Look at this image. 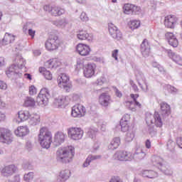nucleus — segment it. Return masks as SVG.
I'll use <instances>...</instances> for the list:
<instances>
[{"mask_svg": "<svg viewBox=\"0 0 182 182\" xmlns=\"http://www.w3.org/2000/svg\"><path fill=\"white\" fill-rule=\"evenodd\" d=\"M26 63V62L23 58H22V55H17L14 60V64L6 71L8 77H10L11 79H18V77H21V76H22L21 69L25 68Z\"/></svg>", "mask_w": 182, "mask_h": 182, "instance_id": "nucleus-1", "label": "nucleus"}, {"mask_svg": "<svg viewBox=\"0 0 182 182\" xmlns=\"http://www.w3.org/2000/svg\"><path fill=\"white\" fill-rule=\"evenodd\" d=\"M75 156V148L72 146L60 148L56 151V159L60 163H70Z\"/></svg>", "mask_w": 182, "mask_h": 182, "instance_id": "nucleus-2", "label": "nucleus"}, {"mask_svg": "<svg viewBox=\"0 0 182 182\" xmlns=\"http://www.w3.org/2000/svg\"><path fill=\"white\" fill-rule=\"evenodd\" d=\"M38 141L43 149H49L50 147V144H52V132L49 131L48 127H43L40 129Z\"/></svg>", "mask_w": 182, "mask_h": 182, "instance_id": "nucleus-3", "label": "nucleus"}, {"mask_svg": "<svg viewBox=\"0 0 182 182\" xmlns=\"http://www.w3.org/2000/svg\"><path fill=\"white\" fill-rule=\"evenodd\" d=\"M49 96H50L49 90H48L46 87L42 88L36 100L38 106H41V107L46 106L49 102Z\"/></svg>", "mask_w": 182, "mask_h": 182, "instance_id": "nucleus-4", "label": "nucleus"}, {"mask_svg": "<svg viewBox=\"0 0 182 182\" xmlns=\"http://www.w3.org/2000/svg\"><path fill=\"white\" fill-rule=\"evenodd\" d=\"M146 122L148 126L150 124H155L156 127H161L163 126V121L160 114L156 112L154 115L151 114H146Z\"/></svg>", "mask_w": 182, "mask_h": 182, "instance_id": "nucleus-5", "label": "nucleus"}, {"mask_svg": "<svg viewBox=\"0 0 182 182\" xmlns=\"http://www.w3.org/2000/svg\"><path fill=\"white\" fill-rule=\"evenodd\" d=\"M59 46V38L56 35H50L46 42V48L48 50H56Z\"/></svg>", "mask_w": 182, "mask_h": 182, "instance_id": "nucleus-6", "label": "nucleus"}, {"mask_svg": "<svg viewBox=\"0 0 182 182\" xmlns=\"http://www.w3.org/2000/svg\"><path fill=\"white\" fill-rule=\"evenodd\" d=\"M43 10L46 12H48L52 15V16H60L65 14V9H62L57 6H50L49 5H46L43 6Z\"/></svg>", "mask_w": 182, "mask_h": 182, "instance_id": "nucleus-7", "label": "nucleus"}, {"mask_svg": "<svg viewBox=\"0 0 182 182\" xmlns=\"http://www.w3.org/2000/svg\"><path fill=\"white\" fill-rule=\"evenodd\" d=\"M12 132L9 129L5 128H0V141L1 143H6L10 144L12 143Z\"/></svg>", "mask_w": 182, "mask_h": 182, "instance_id": "nucleus-8", "label": "nucleus"}, {"mask_svg": "<svg viewBox=\"0 0 182 182\" xmlns=\"http://www.w3.org/2000/svg\"><path fill=\"white\" fill-rule=\"evenodd\" d=\"M68 134L71 140H80L83 137V131L80 128L71 127L68 129Z\"/></svg>", "mask_w": 182, "mask_h": 182, "instance_id": "nucleus-9", "label": "nucleus"}, {"mask_svg": "<svg viewBox=\"0 0 182 182\" xmlns=\"http://www.w3.org/2000/svg\"><path fill=\"white\" fill-rule=\"evenodd\" d=\"M57 82L59 87L65 89V90H68V89H70V87H72V85L69 81V77L65 73H62L60 75H59L57 78Z\"/></svg>", "mask_w": 182, "mask_h": 182, "instance_id": "nucleus-10", "label": "nucleus"}, {"mask_svg": "<svg viewBox=\"0 0 182 182\" xmlns=\"http://www.w3.org/2000/svg\"><path fill=\"white\" fill-rule=\"evenodd\" d=\"M114 158L119 161H132L133 160V154L124 151H117L114 154Z\"/></svg>", "mask_w": 182, "mask_h": 182, "instance_id": "nucleus-11", "label": "nucleus"}, {"mask_svg": "<svg viewBox=\"0 0 182 182\" xmlns=\"http://www.w3.org/2000/svg\"><path fill=\"white\" fill-rule=\"evenodd\" d=\"M108 29L109 32V35L113 38V39H115L116 41H121V39H123V34H122V32L114 24L110 23L108 24Z\"/></svg>", "mask_w": 182, "mask_h": 182, "instance_id": "nucleus-12", "label": "nucleus"}, {"mask_svg": "<svg viewBox=\"0 0 182 182\" xmlns=\"http://www.w3.org/2000/svg\"><path fill=\"white\" fill-rule=\"evenodd\" d=\"M86 114V108L83 105H77L72 107L71 116L73 117H83Z\"/></svg>", "mask_w": 182, "mask_h": 182, "instance_id": "nucleus-13", "label": "nucleus"}, {"mask_svg": "<svg viewBox=\"0 0 182 182\" xmlns=\"http://www.w3.org/2000/svg\"><path fill=\"white\" fill-rule=\"evenodd\" d=\"M112 102V97L107 92H103L99 96V103L103 107H107Z\"/></svg>", "mask_w": 182, "mask_h": 182, "instance_id": "nucleus-14", "label": "nucleus"}, {"mask_svg": "<svg viewBox=\"0 0 182 182\" xmlns=\"http://www.w3.org/2000/svg\"><path fill=\"white\" fill-rule=\"evenodd\" d=\"M96 72V64L88 63L84 68V76L85 77H93Z\"/></svg>", "mask_w": 182, "mask_h": 182, "instance_id": "nucleus-15", "label": "nucleus"}, {"mask_svg": "<svg viewBox=\"0 0 182 182\" xmlns=\"http://www.w3.org/2000/svg\"><path fill=\"white\" fill-rule=\"evenodd\" d=\"M177 23V17L175 16H167L165 17L164 25L166 28L170 29H174L176 24Z\"/></svg>", "mask_w": 182, "mask_h": 182, "instance_id": "nucleus-16", "label": "nucleus"}, {"mask_svg": "<svg viewBox=\"0 0 182 182\" xmlns=\"http://www.w3.org/2000/svg\"><path fill=\"white\" fill-rule=\"evenodd\" d=\"M69 102H70L69 96L61 95L55 99V103L58 107H61V106H68V105H69Z\"/></svg>", "mask_w": 182, "mask_h": 182, "instance_id": "nucleus-17", "label": "nucleus"}, {"mask_svg": "<svg viewBox=\"0 0 182 182\" xmlns=\"http://www.w3.org/2000/svg\"><path fill=\"white\" fill-rule=\"evenodd\" d=\"M131 98L133 99L134 101H129L127 102L128 106H129V110H132V112H136V109L133 106H137L138 107H141V104L140 102H137V97H139L138 94H131Z\"/></svg>", "mask_w": 182, "mask_h": 182, "instance_id": "nucleus-18", "label": "nucleus"}, {"mask_svg": "<svg viewBox=\"0 0 182 182\" xmlns=\"http://www.w3.org/2000/svg\"><path fill=\"white\" fill-rule=\"evenodd\" d=\"M76 49L77 52H78V53L81 55V56H87V55L90 53V47L85 44H78Z\"/></svg>", "mask_w": 182, "mask_h": 182, "instance_id": "nucleus-19", "label": "nucleus"}, {"mask_svg": "<svg viewBox=\"0 0 182 182\" xmlns=\"http://www.w3.org/2000/svg\"><path fill=\"white\" fill-rule=\"evenodd\" d=\"M18 168L15 165H9L7 166H5L1 170V174L4 177H9V176H12Z\"/></svg>", "mask_w": 182, "mask_h": 182, "instance_id": "nucleus-20", "label": "nucleus"}, {"mask_svg": "<svg viewBox=\"0 0 182 182\" xmlns=\"http://www.w3.org/2000/svg\"><path fill=\"white\" fill-rule=\"evenodd\" d=\"M166 53L168 54V56L175 62V63L182 66V57L180 56V55L176 54L171 50H166Z\"/></svg>", "mask_w": 182, "mask_h": 182, "instance_id": "nucleus-21", "label": "nucleus"}, {"mask_svg": "<svg viewBox=\"0 0 182 182\" xmlns=\"http://www.w3.org/2000/svg\"><path fill=\"white\" fill-rule=\"evenodd\" d=\"M141 52L144 58H147L150 55V45L149 41L144 39L141 44Z\"/></svg>", "mask_w": 182, "mask_h": 182, "instance_id": "nucleus-22", "label": "nucleus"}, {"mask_svg": "<svg viewBox=\"0 0 182 182\" xmlns=\"http://www.w3.org/2000/svg\"><path fill=\"white\" fill-rule=\"evenodd\" d=\"M135 76L136 77V80L140 86V87H141V89H143V86H141V83L140 82H144V83L146 85V90H144L145 92H147V90H149L148 86H147V83H146V77H144V74H143V72L140 71V70H136L135 72Z\"/></svg>", "mask_w": 182, "mask_h": 182, "instance_id": "nucleus-23", "label": "nucleus"}, {"mask_svg": "<svg viewBox=\"0 0 182 182\" xmlns=\"http://www.w3.org/2000/svg\"><path fill=\"white\" fill-rule=\"evenodd\" d=\"M65 141V134L62 132H58L55 134L53 144L56 147L60 146Z\"/></svg>", "mask_w": 182, "mask_h": 182, "instance_id": "nucleus-24", "label": "nucleus"}, {"mask_svg": "<svg viewBox=\"0 0 182 182\" xmlns=\"http://www.w3.org/2000/svg\"><path fill=\"white\" fill-rule=\"evenodd\" d=\"M166 38L171 46H173V48H177L178 46V40H177V38L173 33H167Z\"/></svg>", "mask_w": 182, "mask_h": 182, "instance_id": "nucleus-25", "label": "nucleus"}, {"mask_svg": "<svg viewBox=\"0 0 182 182\" xmlns=\"http://www.w3.org/2000/svg\"><path fill=\"white\" fill-rule=\"evenodd\" d=\"M170 113H171V109L170 108V105L166 102L161 103V114L164 118L170 116Z\"/></svg>", "mask_w": 182, "mask_h": 182, "instance_id": "nucleus-26", "label": "nucleus"}, {"mask_svg": "<svg viewBox=\"0 0 182 182\" xmlns=\"http://www.w3.org/2000/svg\"><path fill=\"white\" fill-rule=\"evenodd\" d=\"M151 161L153 166H155V167H157L159 170L164 165V160L160 156H153L151 159Z\"/></svg>", "mask_w": 182, "mask_h": 182, "instance_id": "nucleus-27", "label": "nucleus"}, {"mask_svg": "<svg viewBox=\"0 0 182 182\" xmlns=\"http://www.w3.org/2000/svg\"><path fill=\"white\" fill-rule=\"evenodd\" d=\"M70 177V171L68 169L63 170L60 171L57 180L54 182H65Z\"/></svg>", "mask_w": 182, "mask_h": 182, "instance_id": "nucleus-28", "label": "nucleus"}, {"mask_svg": "<svg viewBox=\"0 0 182 182\" xmlns=\"http://www.w3.org/2000/svg\"><path fill=\"white\" fill-rule=\"evenodd\" d=\"M141 174L142 177H145L146 178H156L159 177V173L153 170H143Z\"/></svg>", "mask_w": 182, "mask_h": 182, "instance_id": "nucleus-29", "label": "nucleus"}, {"mask_svg": "<svg viewBox=\"0 0 182 182\" xmlns=\"http://www.w3.org/2000/svg\"><path fill=\"white\" fill-rule=\"evenodd\" d=\"M15 135L19 137H23L29 133V129L26 126L18 127L16 130L14 131Z\"/></svg>", "mask_w": 182, "mask_h": 182, "instance_id": "nucleus-30", "label": "nucleus"}, {"mask_svg": "<svg viewBox=\"0 0 182 182\" xmlns=\"http://www.w3.org/2000/svg\"><path fill=\"white\" fill-rule=\"evenodd\" d=\"M29 119L30 126H36L41 123V116L36 113L30 114Z\"/></svg>", "mask_w": 182, "mask_h": 182, "instance_id": "nucleus-31", "label": "nucleus"}, {"mask_svg": "<svg viewBox=\"0 0 182 182\" xmlns=\"http://www.w3.org/2000/svg\"><path fill=\"white\" fill-rule=\"evenodd\" d=\"M100 159H102V156L100 155H89L83 163L82 167H89L92 161L99 160Z\"/></svg>", "mask_w": 182, "mask_h": 182, "instance_id": "nucleus-32", "label": "nucleus"}, {"mask_svg": "<svg viewBox=\"0 0 182 182\" xmlns=\"http://www.w3.org/2000/svg\"><path fill=\"white\" fill-rule=\"evenodd\" d=\"M133 156V159H135V160H143L144 157H146V153L143 151V149L140 147L136 148L135 150V152Z\"/></svg>", "mask_w": 182, "mask_h": 182, "instance_id": "nucleus-33", "label": "nucleus"}, {"mask_svg": "<svg viewBox=\"0 0 182 182\" xmlns=\"http://www.w3.org/2000/svg\"><path fill=\"white\" fill-rule=\"evenodd\" d=\"M77 38L80 41H92V35L83 31H79L77 34Z\"/></svg>", "mask_w": 182, "mask_h": 182, "instance_id": "nucleus-34", "label": "nucleus"}, {"mask_svg": "<svg viewBox=\"0 0 182 182\" xmlns=\"http://www.w3.org/2000/svg\"><path fill=\"white\" fill-rule=\"evenodd\" d=\"M14 41H15V36L6 33L2 40V45H9V43H12Z\"/></svg>", "mask_w": 182, "mask_h": 182, "instance_id": "nucleus-35", "label": "nucleus"}, {"mask_svg": "<svg viewBox=\"0 0 182 182\" xmlns=\"http://www.w3.org/2000/svg\"><path fill=\"white\" fill-rule=\"evenodd\" d=\"M120 146V138L119 137H115L114 138L110 144L108 145V149L109 150H116Z\"/></svg>", "mask_w": 182, "mask_h": 182, "instance_id": "nucleus-36", "label": "nucleus"}, {"mask_svg": "<svg viewBox=\"0 0 182 182\" xmlns=\"http://www.w3.org/2000/svg\"><path fill=\"white\" fill-rule=\"evenodd\" d=\"M56 62H58V58H53L52 60L47 61L45 63V66L48 69H53V68H56L58 66H60V63H57V64H55L56 63Z\"/></svg>", "mask_w": 182, "mask_h": 182, "instance_id": "nucleus-37", "label": "nucleus"}, {"mask_svg": "<svg viewBox=\"0 0 182 182\" xmlns=\"http://www.w3.org/2000/svg\"><path fill=\"white\" fill-rule=\"evenodd\" d=\"M18 123L21 122H25V120H28L31 116L29 111H20L18 113Z\"/></svg>", "mask_w": 182, "mask_h": 182, "instance_id": "nucleus-38", "label": "nucleus"}, {"mask_svg": "<svg viewBox=\"0 0 182 182\" xmlns=\"http://www.w3.org/2000/svg\"><path fill=\"white\" fill-rule=\"evenodd\" d=\"M40 73H43L44 77L47 79V80H52V73H50V71L47 70L45 68H39Z\"/></svg>", "mask_w": 182, "mask_h": 182, "instance_id": "nucleus-39", "label": "nucleus"}, {"mask_svg": "<svg viewBox=\"0 0 182 182\" xmlns=\"http://www.w3.org/2000/svg\"><path fill=\"white\" fill-rule=\"evenodd\" d=\"M164 89H165V90H167L171 95H177L178 93V89L171 85H165L164 86Z\"/></svg>", "mask_w": 182, "mask_h": 182, "instance_id": "nucleus-40", "label": "nucleus"}, {"mask_svg": "<svg viewBox=\"0 0 182 182\" xmlns=\"http://www.w3.org/2000/svg\"><path fill=\"white\" fill-rule=\"evenodd\" d=\"M68 23H69V21L66 18H62L60 20L54 21V25L58 26V28H65Z\"/></svg>", "mask_w": 182, "mask_h": 182, "instance_id": "nucleus-41", "label": "nucleus"}, {"mask_svg": "<svg viewBox=\"0 0 182 182\" xmlns=\"http://www.w3.org/2000/svg\"><path fill=\"white\" fill-rule=\"evenodd\" d=\"M97 133V129L96 128H90L87 131V136L90 139L95 140L96 139V134Z\"/></svg>", "mask_w": 182, "mask_h": 182, "instance_id": "nucleus-42", "label": "nucleus"}, {"mask_svg": "<svg viewBox=\"0 0 182 182\" xmlns=\"http://www.w3.org/2000/svg\"><path fill=\"white\" fill-rule=\"evenodd\" d=\"M119 124L122 132H127L129 130V122H125L124 118H122Z\"/></svg>", "mask_w": 182, "mask_h": 182, "instance_id": "nucleus-43", "label": "nucleus"}, {"mask_svg": "<svg viewBox=\"0 0 182 182\" xmlns=\"http://www.w3.org/2000/svg\"><path fill=\"white\" fill-rule=\"evenodd\" d=\"M132 8H133V4H124L123 7L124 13L126 14L127 15H132Z\"/></svg>", "mask_w": 182, "mask_h": 182, "instance_id": "nucleus-44", "label": "nucleus"}, {"mask_svg": "<svg viewBox=\"0 0 182 182\" xmlns=\"http://www.w3.org/2000/svg\"><path fill=\"white\" fill-rule=\"evenodd\" d=\"M24 106L26 107H33L35 106V100L32 97H27L24 102Z\"/></svg>", "mask_w": 182, "mask_h": 182, "instance_id": "nucleus-45", "label": "nucleus"}, {"mask_svg": "<svg viewBox=\"0 0 182 182\" xmlns=\"http://www.w3.org/2000/svg\"><path fill=\"white\" fill-rule=\"evenodd\" d=\"M133 139H134V132L133 131H129L125 136V141L127 143H130V141H133Z\"/></svg>", "mask_w": 182, "mask_h": 182, "instance_id": "nucleus-46", "label": "nucleus"}, {"mask_svg": "<svg viewBox=\"0 0 182 182\" xmlns=\"http://www.w3.org/2000/svg\"><path fill=\"white\" fill-rule=\"evenodd\" d=\"M159 170H161L162 173H164L166 176H173V171L166 168V165L162 166Z\"/></svg>", "mask_w": 182, "mask_h": 182, "instance_id": "nucleus-47", "label": "nucleus"}, {"mask_svg": "<svg viewBox=\"0 0 182 182\" xmlns=\"http://www.w3.org/2000/svg\"><path fill=\"white\" fill-rule=\"evenodd\" d=\"M33 172H29L28 173L24 175V181L31 182L32 181V180H33Z\"/></svg>", "mask_w": 182, "mask_h": 182, "instance_id": "nucleus-48", "label": "nucleus"}, {"mask_svg": "<svg viewBox=\"0 0 182 182\" xmlns=\"http://www.w3.org/2000/svg\"><path fill=\"white\" fill-rule=\"evenodd\" d=\"M141 12V9L140 7L133 5L131 15H139Z\"/></svg>", "mask_w": 182, "mask_h": 182, "instance_id": "nucleus-49", "label": "nucleus"}, {"mask_svg": "<svg viewBox=\"0 0 182 182\" xmlns=\"http://www.w3.org/2000/svg\"><path fill=\"white\" fill-rule=\"evenodd\" d=\"M140 26V21L137 20L131 21V29H137Z\"/></svg>", "mask_w": 182, "mask_h": 182, "instance_id": "nucleus-50", "label": "nucleus"}, {"mask_svg": "<svg viewBox=\"0 0 182 182\" xmlns=\"http://www.w3.org/2000/svg\"><path fill=\"white\" fill-rule=\"evenodd\" d=\"M167 147L168 150H174V148L176 147V142L173 141L171 139H169L167 143Z\"/></svg>", "mask_w": 182, "mask_h": 182, "instance_id": "nucleus-51", "label": "nucleus"}, {"mask_svg": "<svg viewBox=\"0 0 182 182\" xmlns=\"http://www.w3.org/2000/svg\"><path fill=\"white\" fill-rule=\"evenodd\" d=\"M80 18L82 22H87L89 21V17H87V15L85 12L81 13Z\"/></svg>", "mask_w": 182, "mask_h": 182, "instance_id": "nucleus-52", "label": "nucleus"}, {"mask_svg": "<svg viewBox=\"0 0 182 182\" xmlns=\"http://www.w3.org/2000/svg\"><path fill=\"white\" fill-rule=\"evenodd\" d=\"M29 94L31 96H33V95H36V87H35L33 85H31L29 87Z\"/></svg>", "mask_w": 182, "mask_h": 182, "instance_id": "nucleus-53", "label": "nucleus"}, {"mask_svg": "<svg viewBox=\"0 0 182 182\" xmlns=\"http://www.w3.org/2000/svg\"><path fill=\"white\" fill-rule=\"evenodd\" d=\"M109 182H123V181H122V179H120V177L114 176L110 179Z\"/></svg>", "mask_w": 182, "mask_h": 182, "instance_id": "nucleus-54", "label": "nucleus"}, {"mask_svg": "<svg viewBox=\"0 0 182 182\" xmlns=\"http://www.w3.org/2000/svg\"><path fill=\"white\" fill-rule=\"evenodd\" d=\"M105 83V77H100L97 80V85H99L100 86H102Z\"/></svg>", "mask_w": 182, "mask_h": 182, "instance_id": "nucleus-55", "label": "nucleus"}, {"mask_svg": "<svg viewBox=\"0 0 182 182\" xmlns=\"http://www.w3.org/2000/svg\"><path fill=\"white\" fill-rule=\"evenodd\" d=\"M176 144L178 146V147H180V149H182V137L181 136L177 137Z\"/></svg>", "mask_w": 182, "mask_h": 182, "instance_id": "nucleus-56", "label": "nucleus"}, {"mask_svg": "<svg viewBox=\"0 0 182 182\" xmlns=\"http://www.w3.org/2000/svg\"><path fill=\"white\" fill-rule=\"evenodd\" d=\"M82 68H83V61L78 60L77 61V70H79V69H82Z\"/></svg>", "mask_w": 182, "mask_h": 182, "instance_id": "nucleus-57", "label": "nucleus"}, {"mask_svg": "<svg viewBox=\"0 0 182 182\" xmlns=\"http://www.w3.org/2000/svg\"><path fill=\"white\" fill-rule=\"evenodd\" d=\"M119 53V50H114L112 53V56L115 59V60H118L117 55Z\"/></svg>", "mask_w": 182, "mask_h": 182, "instance_id": "nucleus-58", "label": "nucleus"}, {"mask_svg": "<svg viewBox=\"0 0 182 182\" xmlns=\"http://www.w3.org/2000/svg\"><path fill=\"white\" fill-rule=\"evenodd\" d=\"M7 86H6V83H5L4 82L0 80V89L1 90H6Z\"/></svg>", "mask_w": 182, "mask_h": 182, "instance_id": "nucleus-59", "label": "nucleus"}, {"mask_svg": "<svg viewBox=\"0 0 182 182\" xmlns=\"http://www.w3.org/2000/svg\"><path fill=\"white\" fill-rule=\"evenodd\" d=\"M115 95L117 97H122L123 94L117 88L115 87Z\"/></svg>", "mask_w": 182, "mask_h": 182, "instance_id": "nucleus-60", "label": "nucleus"}, {"mask_svg": "<svg viewBox=\"0 0 182 182\" xmlns=\"http://www.w3.org/2000/svg\"><path fill=\"white\" fill-rule=\"evenodd\" d=\"M149 134L153 137V136H156L157 134V130L156 129H149Z\"/></svg>", "mask_w": 182, "mask_h": 182, "instance_id": "nucleus-61", "label": "nucleus"}, {"mask_svg": "<svg viewBox=\"0 0 182 182\" xmlns=\"http://www.w3.org/2000/svg\"><path fill=\"white\" fill-rule=\"evenodd\" d=\"M28 35L33 39V38H35V31L31 28L28 29Z\"/></svg>", "mask_w": 182, "mask_h": 182, "instance_id": "nucleus-62", "label": "nucleus"}, {"mask_svg": "<svg viewBox=\"0 0 182 182\" xmlns=\"http://www.w3.org/2000/svg\"><path fill=\"white\" fill-rule=\"evenodd\" d=\"M145 146L146 149H150L151 147V142L149 139H146V141H145Z\"/></svg>", "mask_w": 182, "mask_h": 182, "instance_id": "nucleus-63", "label": "nucleus"}, {"mask_svg": "<svg viewBox=\"0 0 182 182\" xmlns=\"http://www.w3.org/2000/svg\"><path fill=\"white\" fill-rule=\"evenodd\" d=\"M101 126V130L102 132H106V122H102V124H100Z\"/></svg>", "mask_w": 182, "mask_h": 182, "instance_id": "nucleus-64", "label": "nucleus"}]
</instances>
